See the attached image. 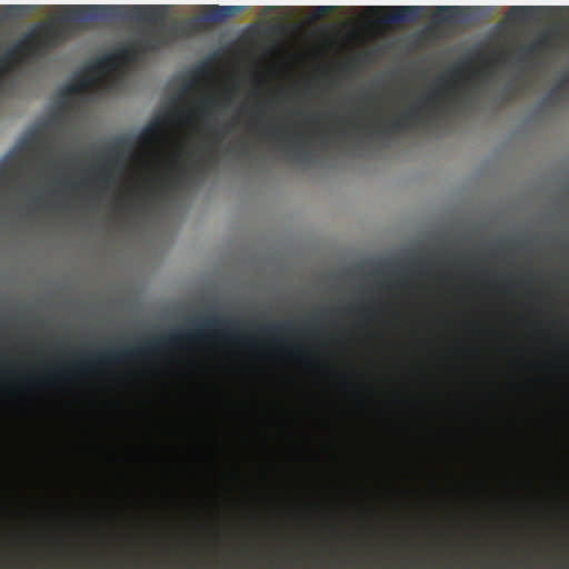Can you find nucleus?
<instances>
[{
    "mask_svg": "<svg viewBox=\"0 0 569 569\" xmlns=\"http://www.w3.org/2000/svg\"><path fill=\"white\" fill-rule=\"evenodd\" d=\"M101 7L63 6L60 9L66 14L36 23L30 31L13 47L4 52L12 63L18 67L26 56H34L42 50L56 48L71 39L74 33L73 23H82L87 17L84 12Z\"/></svg>",
    "mask_w": 569,
    "mask_h": 569,
    "instance_id": "f257e3e1",
    "label": "nucleus"
},
{
    "mask_svg": "<svg viewBox=\"0 0 569 569\" xmlns=\"http://www.w3.org/2000/svg\"><path fill=\"white\" fill-rule=\"evenodd\" d=\"M167 341L171 380V558H178V316L173 309Z\"/></svg>",
    "mask_w": 569,
    "mask_h": 569,
    "instance_id": "f03ea898",
    "label": "nucleus"
},
{
    "mask_svg": "<svg viewBox=\"0 0 569 569\" xmlns=\"http://www.w3.org/2000/svg\"><path fill=\"white\" fill-rule=\"evenodd\" d=\"M178 81V76L170 77L171 92L168 99V113L157 116L148 123L138 136L139 142L150 148L156 144L162 137L164 129H170V186L174 190L178 188V88H173Z\"/></svg>",
    "mask_w": 569,
    "mask_h": 569,
    "instance_id": "7ed1b4c3",
    "label": "nucleus"
},
{
    "mask_svg": "<svg viewBox=\"0 0 569 569\" xmlns=\"http://www.w3.org/2000/svg\"><path fill=\"white\" fill-rule=\"evenodd\" d=\"M100 9L90 10L84 12L87 19L83 22H88L92 20V13L98 11H107V10H119V9H130L136 12V19L141 24V30L139 34L133 39L139 46L140 50L143 54L157 51L160 49L164 42V36L159 31L160 24V16L159 12L161 10L167 9L166 6H132V7H122V6H100Z\"/></svg>",
    "mask_w": 569,
    "mask_h": 569,
    "instance_id": "20e7f679",
    "label": "nucleus"
},
{
    "mask_svg": "<svg viewBox=\"0 0 569 569\" xmlns=\"http://www.w3.org/2000/svg\"><path fill=\"white\" fill-rule=\"evenodd\" d=\"M164 337L149 336L138 343L121 348H107L92 353L77 363L81 373H87L94 363H123L136 358H149L157 355L164 346Z\"/></svg>",
    "mask_w": 569,
    "mask_h": 569,
    "instance_id": "39448f33",
    "label": "nucleus"
},
{
    "mask_svg": "<svg viewBox=\"0 0 569 569\" xmlns=\"http://www.w3.org/2000/svg\"><path fill=\"white\" fill-rule=\"evenodd\" d=\"M136 148V140L131 137H118L107 149V156L103 164L94 167L97 177L100 181L111 183L114 181L113 169L123 161Z\"/></svg>",
    "mask_w": 569,
    "mask_h": 569,
    "instance_id": "423d86ee",
    "label": "nucleus"
},
{
    "mask_svg": "<svg viewBox=\"0 0 569 569\" xmlns=\"http://www.w3.org/2000/svg\"><path fill=\"white\" fill-rule=\"evenodd\" d=\"M182 332L180 331V346ZM180 569H182V553L184 548V389L183 366L180 353Z\"/></svg>",
    "mask_w": 569,
    "mask_h": 569,
    "instance_id": "0eeeda50",
    "label": "nucleus"
},
{
    "mask_svg": "<svg viewBox=\"0 0 569 569\" xmlns=\"http://www.w3.org/2000/svg\"><path fill=\"white\" fill-rule=\"evenodd\" d=\"M228 131L227 126L218 128L213 122L206 121L203 144L193 161V167L197 171H203L216 161V149L222 142Z\"/></svg>",
    "mask_w": 569,
    "mask_h": 569,
    "instance_id": "6e6552de",
    "label": "nucleus"
},
{
    "mask_svg": "<svg viewBox=\"0 0 569 569\" xmlns=\"http://www.w3.org/2000/svg\"><path fill=\"white\" fill-rule=\"evenodd\" d=\"M159 193V182L156 178L147 179L137 192V202H130L123 197L118 199V208L122 211H132L136 213L146 211L154 201Z\"/></svg>",
    "mask_w": 569,
    "mask_h": 569,
    "instance_id": "1a4fd4ad",
    "label": "nucleus"
},
{
    "mask_svg": "<svg viewBox=\"0 0 569 569\" xmlns=\"http://www.w3.org/2000/svg\"><path fill=\"white\" fill-rule=\"evenodd\" d=\"M239 321L222 319L218 315L208 316L199 323L196 338L206 341L213 338L218 332L224 336H233L234 331L239 329Z\"/></svg>",
    "mask_w": 569,
    "mask_h": 569,
    "instance_id": "9d476101",
    "label": "nucleus"
},
{
    "mask_svg": "<svg viewBox=\"0 0 569 569\" xmlns=\"http://www.w3.org/2000/svg\"><path fill=\"white\" fill-rule=\"evenodd\" d=\"M471 67L470 63L467 61L458 62L456 63L448 72V74H442L438 77L435 81L436 89L425 94L420 103L423 106H439L441 102V99L448 93L450 89V79L451 77L460 76L467 71H470Z\"/></svg>",
    "mask_w": 569,
    "mask_h": 569,
    "instance_id": "9b49d317",
    "label": "nucleus"
},
{
    "mask_svg": "<svg viewBox=\"0 0 569 569\" xmlns=\"http://www.w3.org/2000/svg\"><path fill=\"white\" fill-rule=\"evenodd\" d=\"M422 120V109L419 104H411L405 112H402L399 117L392 118L388 121V123L378 127L371 128L373 133L380 136L382 138H388L393 132L412 128L416 122H420Z\"/></svg>",
    "mask_w": 569,
    "mask_h": 569,
    "instance_id": "f8f14e48",
    "label": "nucleus"
},
{
    "mask_svg": "<svg viewBox=\"0 0 569 569\" xmlns=\"http://www.w3.org/2000/svg\"><path fill=\"white\" fill-rule=\"evenodd\" d=\"M121 66L119 54L117 52L107 53L87 66V72L97 74L103 80L107 87L112 88L116 84V78L110 74L118 70Z\"/></svg>",
    "mask_w": 569,
    "mask_h": 569,
    "instance_id": "ddd939ff",
    "label": "nucleus"
},
{
    "mask_svg": "<svg viewBox=\"0 0 569 569\" xmlns=\"http://www.w3.org/2000/svg\"><path fill=\"white\" fill-rule=\"evenodd\" d=\"M219 106V98L214 93H208L198 100L196 106V112L200 118L207 119L208 117L213 114V112Z\"/></svg>",
    "mask_w": 569,
    "mask_h": 569,
    "instance_id": "4468645a",
    "label": "nucleus"
},
{
    "mask_svg": "<svg viewBox=\"0 0 569 569\" xmlns=\"http://www.w3.org/2000/svg\"><path fill=\"white\" fill-rule=\"evenodd\" d=\"M119 54V60L121 64L133 63L139 61L143 53L140 50L139 46L134 40L130 41L128 44L122 46L117 51Z\"/></svg>",
    "mask_w": 569,
    "mask_h": 569,
    "instance_id": "2eb2a0df",
    "label": "nucleus"
},
{
    "mask_svg": "<svg viewBox=\"0 0 569 569\" xmlns=\"http://www.w3.org/2000/svg\"><path fill=\"white\" fill-rule=\"evenodd\" d=\"M252 127L271 141H286L289 138V131L282 127L263 126L260 121L254 122Z\"/></svg>",
    "mask_w": 569,
    "mask_h": 569,
    "instance_id": "dca6fc26",
    "label": "nucleus"
},
{
    "mask_svg": "<svg viewBox=\"0 0 569 569\" xmlns=\"http://www.w3.org/2000/svg\"><path fill=\"white\" fill-rule=\"evenodd\" d=\"M100 78L97 74L88 73L87 66L83 69L82 74L78 76L73 83L69 87L71 92H81L90 87L94 86Z\"/></svg>",
    "mask_w": 569,
    "mask_h": 569,
    "instance_id": "f3484780",
    "label": "nucleus"
},
{
    "mask_svg": "<svg viewBox=\"0 0 569 569\" xmlns=\"http://www.w3.org/2000/svg\"><path fill=\"white\" fill-rule=\"evenodd\" d=\"M305 139V134L301 131H293L291 133V140L295 142V153L293 159L300 163H310L313 159V154L302 148H300L301 142Z\"/></svg>",
    "mask_w": 569,
    "mask_h": 569,
    "instance_id": "a211bd4d",
    "label": "nucleus"
},
{
    "mask_svg": "<svg viewBox=\"0 0 569 569\" xmlns=\"http://www.w3.org/2000/svg\"><path fill=\"white\" fill-rule=\"evenodd\" d=\"M292 326L293 325L291 321H286V322H281V323H270L267 326H260L258 328V332L261 336L276 337V336H280L284 332L290 331L292 329Z\"/></svg>",
    "mask_w": 569,
    "mask_h": 569,
    "instance_id": "6ab92c4d",
    "label": "nucleus"
},
{
    "mask_svg": "<svg viewBox=\"0 0 569 569\" xmlns=\"http://www.w3.org/2000/svg\"><path fill=\"white\" fill-rule=\"evenodd\" d=\"M182 93H183V89H182V84L180 83V99L182 98ZM182 108L180 107V169H179V172H180V189L182 188V180L184 178V174H186V169H184V161H183V132H182V124H183V121H182Z\"/></svg>",
    "mask_w": 569,
    "mask_h": 569,
    "instance_id": "aec40b11",
    "label": "nucleus"
},
{
    "mask_svg": "<svg viewBox=\"0 0 569 569\" xmlns=\"http://www.w3.org/2000/svg\"><path fill=\"white\" fill-rule=\"evenodd\" d=\"M217 62L216 57H209L200 66L197 67V74L200 77H211L214 70V66Z\"/></svg>",
    "mask_w": 569,
    "mask_h": 569,
    "instance_id": "412c9836",
    "label": "nucleus"
},
{
    "mask_svg": "<svg viewBox=\"0 0 569 569\" xmlns=\"http://www.w3.org/2000/svg\"><path fill=\"white\" fill-rule=\"evenodd\" d=\"M395 11V16L391 18L393 22H403L409 19V13L417 10L416 7H391Z\"/></svg>",
    "mask_w": 569,
    "mask_h": 569,
    "instance_id": "4be33fe9",
    "label": "nucleus"
},
{
    "mask_svg": "<svg viewBox=\"0 0 569 569\" xmlns=\"http://www.w3.org/2000/svg\"><path fill=\"white\" fill-rule=\"evenodd\" d=\"M234 8L232 7H219V6H210L208 10L212 12L210 16V20L214 22H219L227 17V13L232 11Z\"/></svg>",
    "mask_w": 569,
    "mask_h": 569,
    "instance_id": "5701e85b",
    "label": "nucleus"
},
{
    "mask_svg": "<svg viewBox=\"0 0 569 569\" xmlns=\"http://www.w3.org/2000/svg\"><path fill=\"white\" fill-rule=\"evenodd\" d=\"M202 458L209 469L210 472H217L218 470V458L216 452H202Z\"/></svg>",
    "mask_w": 569,
    "mask_h": 569,
    "instance_id": "b1692460",
    "label": "nucleus"
},
{
    "mask_svg": "<svg viewBox=\"0 0 569 569\" xmlns=\"http://www.w3.org/2000/svg\"><path fill=\"white\" fill-rule=\"evenodd\" d=\"M14 68L16 66L12 63V61L3 53L0 57V72L4 74V72H9Z\"/></svg>",
    "mask_w": 569,
    "mask_h": 569,
    "instance_id": "393cba45",
    "label": "nucleus"
},
{
    "mask_svg": "<svg viewBox=\"0 0 569 569\" xmlns=\"http://www.w3.org/2000/svg\"><path fill=\"white\" fill-rule=\"evenodd\" d=\"M203 528H204V530L207 532L212 535L216 539H220L221 538V533L211 523H206Z\"/></svg>",
    "mask_w": 569,
    "mask_h": 569,
    "instance_id": "a878e982",
    "label": "nucleus"
},
{
    "mask_svg": "<svg viewBox=\"0 0 569 569\" xmlns=\"http://www.w3.org/2000/svg\"><path fill=\"white\" fill-rule=\"evenodd\" d=\"M463 8H460V7H439L438 8V10L440 12H445V13H451V12L460 11Z\"/></svg>",
    "mask_w": 569,
    "mask_h": 569,
    "instance_id": "bb28decb",
    "label": "nucleus"
},
{
    "mask_svg": "<svg viewBox=\"0 0 569 569\" xmlns=\"http://www.w3.org/2000/svg\"><path fill=\"white\" fill-rule=\"evenodd\" d=\"M209 441L214 445V448L217 449L218 446L216 445V432L211 426H209Z\"/></svg>",
    "mask_w": 569,
    "mask_h": 569,
    "instance_id": "cd10ccee",
    "label": "nucleus"
},
{
    "mask_svg": "<svg viewBox=\"0 0 569 569\" xmlns=\"http://www.w3.org/2000/svg\"><path fill=\"white\" fill-rule=\"evenodd\" d=\"M232 92H234V88L227 89L223 93V100L230 102Z\"/></svg>",
    "mask_w": 569,
    "mask_h": 569,
    "instance_id": "c85d7f7f",
    "label": "nucleus"
},
{
    "mask_svg": "<svg viewBox=\"0 0 569 569\" xmlns=\"http://www.w3.org/2000/svg\"><path fill=\"white\" fill-rule=\"evenodd\" d=\"M251 113H253V114H256V116L260 117V116H262V114H263V109H262V107H258V108H256V109L251 110Z\"/></svg>",
    "mask_w": 569,
    "mask_h": 569,
    "instance_id": "c756f323",
    "label": "nucleus"
},
{
    "mask_svg": "<svg viewBox=\"0 0 569 569\" xmlns=\"http://www.w3.org/2000/svg\"><path fill=\"white\" fill-rule=\"evenodd\" d=\"M0 174L4 180H8L9 174L6 169H0Z\"/></svg>",
    "mask_w": 569,
    "mask_h": 569,
    "instance_id": "7c9ffc66",
    "label": "nucleus"
},
{
    "mask_svg": "<svg viewBox=\"0 0 569 569\" xmlns=\"http://www.w3.org/2000/svg\"><path fill=\"white\" fill-rule=\"evenodd\" d=\"M375 311V309L372 307H370L368 310L363 311L361 315L367 317L369 316L370 313H372Z\"/></svg>",
    "mask_w": 569,
    "mask_h": 569,
    "instance_id": "2f4dec72",
    "label": "nucleus"
},
{
    "mask_svg": "<svg viewBox=\"0 0 569 569\" xmlns=\"http://www.w3.org/2000/svg\"><path fill=\"white\" fill-rule=\"evenodd\" d=\"M62 183H63L64 186H71V187H72V188H74V189H76V188H78V186H77V184L71 183V182H70L69 180H67V179H64V180L62 181Z\"/></svg>",
    "mask_w": 569,
    "mask_h": 569,
    "instance_id": "473e14b6",
    "label": "nucleus"
},
{
    "mask_svg": "<svg viewBox=\"0 0 569 569\" xmlns=\"http://www.w3.org/2000/svg\"><path fill=\"white\" fill-rule=\"evenodd\" d=\"M177 30H178V27L176 26V23H173L171 27V33L173 34Z\"/></svg>",
    "mask_w": 569,
    "mask_h": 569,
    "instance_id": "72a5a7b5",
    "label": "nucleus"
},
{
    "mask_svg": "<svg viewBox=\"0 0 569 569\" xmlns=\"http://www.w3.org/2000/svg\"><path fill=\"white\" fill-rule=\"evenodd\" d=\"M339 122H348V118L341 117V118H339Z\"/></svg>",
    "mask_w": 569,
    "mask_h": 569,
    "instance_id": "f704fd0d",
    "label": "nucleus"
},
{
    "mask_svg": "<svg viewBox=\"0 0 569 569\" xmlns=\"http://www.w3.org/2000/svg\"><path fill=\"white\" fill-rule=\"evenodd\" d=\"M182 24H183V22H182V20L180 19V24H179V28H180V34L182 33V27H183Z\"/></svg>",
    "mask_w": 569,
    "mask_h": 569,
    "instance_id": "c9c22d12",
    "label": "nucleus"
},
{
    "mask_svg": "<svg viewBox=\"0 0 569 569\" xmlns=\"http://www.w3.org/2000/svg\"><path fill=\"white\" fill-rule=\"evenodd\" d=\"M238 338L241 339V340H246V336L244 335H239Z\"/></svg>",
    "mask_w": 569,
    "mask_h": 569,
    "instance_id": "e433bc0d",
    "label": "nucleus"
},
{
    "mask_svg": "<svg viewBox=\"0 0 569 569\" xmlns=\"http://www.w3.org/2000/svg\"><path fill=\"white\" fill-rule=\"evenodd\" d=\"M523 8L521 7H512V10H522Z\"/></svg>",
    "mask_w": 569,
    "mask_h": 569,
    "instance_id": "4c0bfd02",
    "label": "nucleus"
},
{
    "mask_svg": "<svg viewBox=\"0 0 569 569\" xmlns=\"http://www.w3.org/2000/svg\"><path fill=\"white\" fill-rule=\"evenodd\" d=\"M445 21H449L450 20V17L449 16H446L442 18Z\"/></svg>",
    "mask_w": 569,
    "mask_h": 569,
    "instance_id": "58836bf2",
    "label": "nucleus"
},
{
    "mask_svg": "<svg viewBox=\"0 0 569 569\" xmlns=\"http://www.w3.org/2000/svg\"><path fill=\"white\" fill-rule=\"evenodd\" d=\"M54 378L60 379V378H62V376H61V375H59V373H56V375H54Z\"/></svg>",
    "mask_w": 569,
    "mask_h": 569,
    "instance_id": "ea45409f",
    "label": "nucleus"
},
{
    "mask_svg": "<svg viewBox=\"0 0 569 569\" xmlns=\"http://www.w3.org/2000/svg\"><path fill=\"white\" fill-rule=\"evenodd\" d=\"M556 93V90H551L549 96H553Z\"/></svg>",
    "mask_w": 569,
    "mask_h": 569,
    "instance_id": "a19ab883",
    "label": "nucleus"
},
{
    "mask_svg": "<svg viewBox=\"0 0 569 569\" xmlns=\"http://www.w3.org/2000/svg\"><path fill=\"white\" fill-rule=\"evenodd\" d=\"M320 313H321V316H325V315H327V310H322Z\"/></svg>",
    "mask_w": 569,
    "mask_h": 569,
    "instance_id": "79ce46f5",
    "label": "nucleus"
}]
</instances>
